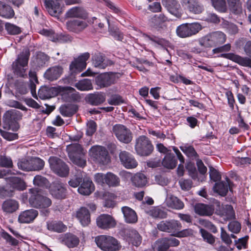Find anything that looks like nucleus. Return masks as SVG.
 Masks as SVG:
<instances>
[{"label": "nucleus", "mask_w": 251, "mask_h": 251, "mask_svg": "<svg viewBox=\"0 0 251 251\" xmlns=\"http://www.w3.org/2000/svg\"><path fill=\"white\" fill-rule=\"evenodd\" d=\"M50 193L52 196L58 200L64 199L67 196V189L64 185L60 182H54L50 186Z\"/></svg>", "instance_id": "dca6fc26"}, {"label": "nucleus", "mask_w": 251, "mask_h": 251, "mask_svg": "<svg viewBox=\"0 0 251 251\" xmlns=\"http://www.w3.org/2000/svg\"><path fill=\"white\" fill-rule=\"evenodd\" d=\"M157 228L162 231L175 233L182 227L181 223L175 220L161 221L157 225Z\"/></svg>", "instance_id": "4468645a"}, {"label": "nucleus", "mask_w": 251, "mask_h": 251, "mask_svg": "<svg viewBox=\"0 0 251 251\" xmlns=\"http://www.w3.org/2000/svg\"><path fill=\"white\" fill-rule=\"evenodd\" d=\"M66 25L69 31L76 33L81 32L88 26L85 21L79 19L68 21Z\"/></svg>", "instance_id": "aec40b11"}, {"label": "nucleus", "mask_w": 251, "mask_h": 251, "mask_svg": "<svg viewBox=\"0 0 251 251\" xmlns=\"http://www.w3.org/2000/svg\"><path fill=\"white\" fill-rule=\"evenodd\" d=\"M10 186L15 190L23 191L26 189V185L25 181L18 177H12L9 179Z\"/></svg>", "instance_id": "4c0bfd02"}, {"label": "nucleus", "mask_w": 251, "mask_h": 251, "mask_svg": "<svg viewBox=\"0 0 251 251\" xmlns=\"http://www.w3.org/2000/svg\"><path fill=\"white\" fill-rule=\"evenodd\" d=\"M209 176L210 179L213 181L216 182L221 178V176L219 173L214 168L210 167Z\"/></svg>", "instance_id": "774afa93"}, {"label": "nucleus", "mask_w": 251, "mask_h": 251, "mask_svg": "<svg viewBox=\"0 0 251 251\" xmlns=\"http://www.w3.org/2000/svg\"><path fill=\"white\" fill-rule=\"evenodd\" d=\"M16 111L13 110L6 111L3 115V127L5 129H9L12 128L11 126L13 123L12 119L13 116L15 115Z\"/></svg>", "instance_id": "49530a36"}, {"label": "nucleus", "mask_w": 251, "mask_h": 251, "mask_svg": "<svg viewBox=\"0 0 251 251\" xmlns=\"http://www.w3.org/2000/svg\"><path fill=\"white\" fill-rule=\"evenodd\" d=\"M134 149L138 155L147 156L152 153L154 147L148 137L145 135H141L135 140Z\"/></svg>", "instance_id": "6e6552de"}, {"label": "nucleus", "mask_w": 251, "mask_h": 251, "mask_svg": "<svg viewBox=\"0 0 251 251\" xmlns=\"http://www.w3.org/2000/svg\"><path fill=\"white\" fill-rule=\"evenodd\" d=\"M77 109L75 104H65L60 107V112L64 117H71L76 112Z\"/></svg>", "instance_id": "ea45409f"}, {"label": "nucleus", "mask_w": 251, "mask_h": 251, "mask_svg": "<svg viewBox=\"0 0 251 251\" xmlns=\"http://www.w3.org/2000/svg\"><path fill=\"white\" fill-rule=\"evenodd\" d=\"M14 15L15 13L12 7L0 1V16L5 19H11Z\"/></svg>", "instance_id": "473e14b6"}, {"label": "nucleus", "mask_w": 251, "mask_h": 251, "mask_svg": "<svg viewBox=\"0 0 251 251\" xmlns=\"http://www.w3.org/2000/svg\"><path fill=\"white\" fill-rule=\"evenodd\" d=\"M29 50L24 49L18 55L16 59L12 63V68L14 73L21 77L26 76V68L30 56Z\"/></svg>", "instance_id": "7ed1b4c3"}, {"label": "nucleus", "mask_w": 251, "mask_h": 251, "mask_svg": "<svg viewBox=\"0 0 251 251\" xmlns=\"http://www.w3.org/2000/svg\"><path fill=\"white\" fill-rule=\"evenodd\" d=\"M62 0H44L45 6L49 13L52 16L57 17L61 13L60 2ZM67 5L79 3L80 0H64Z\"/></svg>", "instance_id": "9b49d317"}, {"label": "nucleus", "mask_w": 251, "mask_h": 251, "mask_svg": "<svg viewBox=\"0 0 251 251\" xmlns=\"http://www.w3.org/2000/svg\"><path fill=\"white\" fill-rule=\"evenodd\" d=\"M95 240L98 247L103 251H117L121 248L119 241L111 236H98Z\"/></svg>", "instance_id": "0eeeda50"}, {"label": "nucleus", "mask_w": 251, "mask_h": 251, "mask_svg": "<svg viewBox=\"0 0 251 251\" xmlns=\"http://www.w3.org/2000/svg\"><path fill=\"white\" fill-rule=\"evenodd\" d=\"M179 184L182 190L188 191L192 187V182L190 179H184L182 178L179 180Z\"/></svg>", "instance_id": "e2e57ef3"}, {"label": "nucleus", "mask_w": 251, "mask_h": 251, "mask_svg": "<svg viewBox=\"0 0 251 251\" xmlns=\"http://www.w3.org/2000/svg\"><path fill=\"white\" fill-rule=\"evenodd\" d=\"M92 63L96 68L105 69L107 66L112 65V62L102 53H98L93 56Z\"/></svg>", "instance_id": "4be33fe9"}, {"label": "nucleus", "mask_w": 251, "mask_h": 251, "mask_svg": "<svg viewBox=\"0 0 251 251\" xmlns=\"http://www.w3.org/2000/svg\"><path fill=\"white\" fill-rule=\"evenodd\" d=\"M113 131L117 139L121 142L128 144L132 139L131 132L123 125H115L113 127Z\"/></svg>", "instance_id": "ddd939ff"}, {"label": "nucleus", "mask_w": 251, "mask_h": 251, "mask_svg": "<svg viewBox=\"0 0 251 251\" xmlns=\"http://www.w3.org/2000/svg\"><path fill=\"white\" fill-rule=\"evenodd\" d=\"M131 181L134 185L139 187L145 186L147 183V177L142 173H137L134 175L131 178Z\"/></svg>", "instance_id": "37998d69"}, {"label": "nucleus", "mask_w": 251, "mask_h": 251, "mask_svg": "<svg viewBox=\"0 0 251 251\" xmlns=\"http://www.w3.org/2000/svg\"><path fill=\"white\" fill-rule=\"evenodd\" d=\"M29 193L30 196L28 201L30 205L34 208L41 209L42 215L48 216L50 213L48 208L52 204L51 200L49 198L41 195L39 191L35 189H30Z\"/></svg>", "instance_id": "f257e3e1"}, {"label": "nucleus", "mask_w": 251, "mask_h": 251, "mask_svg": "<svg viewBox=\"0 0 251 251\" xmlns=\"http://www.w3.org/2000/svg\"><path fill=\"white\" fill-rule=\"evenodd\" d=\"M97 226L102 229H108L114 227L116 225L115 220L110 215L101 214L97 218Z\"/></svg>", "instance_id": "412c9836"}, {"label": "nucleus", "mask_w": 251, "mask_h": 251, "mask_svg": "<svg viewBox=\"0 0 251 251\" xmlns=\"http://www.w3.org/2000/svg\"><path fill=\"white\" fill-rule=\"evenodd\" d=\"M94 190V186L92 181L89 179H84L78 188V192L83 195H89Z\"/></svg>", "instance_id": "c756f323"}, {"label": "nucleus", "mask_w": 251, "mask_h": 251, "mask_svg": "<svg viewBox=\"0 0 251 251\" xmlns=\"http://www.w3.org/2000/svg\"><path fill=\"white\" fill-rule=\"evenodd\" d=\"M38 215V212L36 210H26L20 213L18 221L21 223H29L33 222Z\"/></svg>", "instance_id": "5701e85b"}, {"label": "nucleus", "mask_w": 251, "mask_h": 251, "mask_svg": "<svg viewBox=\"0 0 251 251\" xmlns=\"http://www.w3.org/2000/svg\"><path fill=\"white\" fill-rule=\"evenodd\" d=\"M163 5L168 12L175 17L180 18L182 14V10L176 0H162Z\"/></svg>", "instance_id": "f3484780"}, {"label": "nucleus", "mask_w": 251, "mask_h": 251, "mask_svg": "<svg viewBox=\"0 0 251 251\" xmlns=\"http://www.w3.org/2000/svg\"><path fill=\"white\" fill-rule=\"evenodd\" d=\"M165 203L168 207L175 209H181L184 207L183 202L172 195H168L167 197Z\"/></svg>", "instance_id": "2f4dec72"}, {"label": "nucleus", "mask_w": 251, "mask_h": 251, "mask_svg": "<svg viewBox=\"0 0 251 251\" xmlns=\"http://www.w3.org/2000/svg\"><path fill=\"white\" fill-rule=\"evenodd\" d=\"M83 14V10L82 8L74 7L67 12L66 16L68 18H81Z\"/></svg>", "instance_id": "09e8293b"}, {"label": "nucleus", "mask_w": 251, "mask_h": 251, "mask_svg": "<svg viewBox=\"0 0 251 251\" xmlns=\"http://www.w3.org/2000/svg\"><path fill=\"white\" fill-rule=\"evenodd\" d=\"M169 248L168 238L158 239L153 245V250L157 251H166Z\"/></svg>", "instance_id": "de8ad7c7"}, {"label": "nucleus", "mask_w": 251, "mask_h": 251, "mask_svg": "<svg viewBox=\"0 0 251 251\" xmlns=\"http://www.w3.org/2000/svg\"><path fill=\"white\" fill-rule=\"evenodd\" d=\"M67 151L70 159L73 163L81 167L86 165L84 153L80 144L73 143L67 146Z\"/></svg>", "instance_id": "423d86ee"}, {"label": "nucleus", "mask_w": 251, "mask_h": 251, "mask_svg": "<svg viewBox=\"0 0 251 251\" xmlns=\"http://www.w3.org/2000/svg\"><path fill=\"white\" fill-rule=\"evenodd\" d=\"M72 40V37L69 35L58 34L55 33L54 37L51 38L53 42H58L60 43H66L71 42Z\"/></svg>", "instance_id": "13d9d810"}, {"label": "nucleus", "mask_w": 251, "mask_h": 251, "mask_svg": "<svg viewBox=\"0 0 251 251\" xmlns=\"http://www.w3.org/2000/svg\"><path fill=\"white\" fill-rule=\"evenodd\" d=\"M180 149L188 157H194L198 155L195 150L192 146L186 144L180 146Z\"/></svg>", "instance_id": "5fc2aeb1"}, {"label": "nucleus", "mask_w": 251, "mask_h": 251, "mask_svg": "<svg viewBox=\"0 0 251 251\" xmlns=\"http://www.w3.org/2000/svg\"><path fill=\"white\" fill-rule=\"evenodd\" d=\"M107 101L110 105H117L123 103V100L120 96L114 95L108 99Z\"/></svg>", "instance_id": "680f3d73"}, {"label": "nucleus", "mask_w": 251, "mask_h": 251, "mask_svg": "<svg viewBox=\"0 0 251 251\" xmlns=\"http://www.w3.org/2000/svg\"><path fill=\"white\" fill-rule=\"evenodd\" d=\"M76 217L83 226H87L90 222V215L88 210L81 207L76 213Z\"/></svg>", "instance_id": "72a5a7b5"}, {"label": "nucleus", "mask_w": 251, "mask_h": 251, "mask_svg": "<svg viewBox=\"0 0 251 251\" xmlns=\"http://www.w3.org/2000/svg\"><path fill=\"white\" fill-rule=\"evenodd\" d=\"M17 166L19 169L25 172L30 171V157L19 159Z\"/></svg>", "instance_id": "3c124183"}, {"label": "nucleus", "mask_w": 251, "mask_h": 251, "mask_svg": "<svg viewBox=\"0 0 251 251\" xmlns=\"http://www.w3.org/2000/svg\"><path fill=\"white\" fill-rule=\"evenodd\" d=\"M75 86L80 91H89L93 89L91 80L89 79H84L78 81Z\"/></svg>", "instance_id": "a18cd8bd"}, {"label": "nucleus", "mask_w": 251, "mask_h": 251, "mask_svg": "<svg viewBox=\"0 0 251 251\" xmlns=\"http://www.w3.org/2000/svg\"><path fill=\"white\" fill-rule=\"evenodd\" d=\"M195 212L201 216H211L214 212L212 206L203 203H197L194 207Z\"/></svg>", "instance_id": "c85d7f7f"}, {"label": "nucleus", "mask_w": 251, "mask_h": 251, "mask_svg": "<svg viewBox=\"0 0 251 251\" xmlns=\"http://www.w3.org/2000/svg\"><path fill=\"white\" fill-rule=\"evenodd\" d=\"M49 162L51 170L60 177H66L69 174V167L61 159L56 156H50Z\"/></svg>", "instance_id": "1a4fd4ad"}, {"label": "nucleus", "mask_w": 251, "mask_h": 251, "mask_svg": "<svg viewBox=\"0 0 251 251\" xmlns=\"http://www.w3.org/2000/svg\"><path fill=\"white\" fill-rule=\"evenodd\" d=\"M229 189H230V180L227 177H226V182L221 181L216 183L213 187L214 192L222 196H226Z\"/></svg>", "instance_id": "cd10ccee"}, {"label": "nucleus", "mask_w": 251, "mask_h": 251, "mask_svg": "<svg viewBox=\"0 0 251 251\" xmlns=\"http://www.w3.org/2000/svg\"><path fill=\"white\" fill-rule=\"evenodd\" d=\"M63 73V68L59 66H55L49 68L44 74V77L50 81L57 79Z\"/></svg>", "instance_id": "393cba45"}, {"label": "nucleus", "mask_w": 251, "mask_h": 251, "mask_svg": "<svg viewBox=\"0 0 251 251\" xmlns=\"http://www.w3.org/2000/svg\"><path fill=\"white\" fill-rule=\"evenodd\" d=\"M45 166L43 160L37 157H30V171H39L42 170Z\"/></svg>", "instance_id": "a19ab883"}, {"label": "nucleus", "mask_w": 251, "mask_h": 251, "mask_svg": "<svg viewBox=\"0 0 251 251\" xmlns=\"http://www.w3.org/2000/svg\"><path fill=\"white\" fill-rule=\"evenodd\" d=\"M105 100V95L102 93L90 94L87 97L88 102L93 105H98L103 103Z\"/></svg>", "instance_id": "e433bc0d"}, {"label": "nucleus", "mask_w": 251, "mask_h": 251, "mask_svg": "<svg viewBox=\"0 0 251 251\" xmlns=\"http://www.w3.org/2000/svg\"><path fill=\"white\" fill-rule=\"evenodd\" d=\"M221 57L231 60L241 66L251 68V58L248 57H242L233 53H223Z\"/></svg>", "instance_id": "6ab92c4d"}, {"label": "nucleus", "mask_w": 251, "mask_h": 251, "mask_svg": "<svg viewBox=\"0 0 251 251\" xmlns=\"http://www.w3.org/2000/svg\"><path fill=\"white\" fill-rule=\"evenodd\" d=\"M94 180L98 184H106L109 187H117L120 184L119 177L111 172H107L105 174L97 173L94 176Z\"/></svg>", "instance_id": "f8f14e48"}, {"label": "nucleus", "mask_w": 251, "mask_h": 251, "mask_svg": "<svg viewBox=\"0 0 251 251\" xmlns=\"http://www.w3.org/2000/svg\"><path fill=\"white\" fill-rule=\"evenodd\" d=\"M13 166V162L10 157L6 156H0V166L10 168Z\"/></svg>", "instance_id": "052dcab7"}, {"label": "nucleus", "mask_w": 251, "mask_h": 251, "mask_svg": "<svg viewBox=\"0 0 251 251\" xmlns=\"http://www.w3.org/2000/svg\"><path fill=\"white\" fill-rule=\"evenodd\" d=\"M49 57L42 52H37L35 57L33 58L32 63L36 67H40L44 66L49 61Z\"/></svg>", "instance_id": "58836bf2"}, {"label": "nucleus", "mask_w": 251, "mask_h": 251, "mask_svg": "<svg viewBox=\"0 0 251 251\" xmlns=\"http://www.w3.org/2000/svg\"><path fill=\"white\" fill-rule=\"evenodd\" d=\"M228 9L232 14L237 16L243 14V9L240 0H227Z\"/></svg>", "instance_id": "bb28decb"}, {"label": "nucleus", "mask_w": 251, "mask_h": 251, "mask_svg": "<svg viewBox=\"0 0 251 251\" xmlns=\"http://www.w3.org/2000/svg\"><path fill=\"white\" fill-rule=\"evenodd\" d=\"M18 202L13 199H9L5 201L2 204V209L4 212L12 213L16 211L19 208Z\"/></svg>", "instance_id": "7c9ffc66"}, {"label": "nucleus", "mask_w": 251, "mask_h": 251, "mask_svg": "<svg viewBox=\"0 0 251 251\" xmlns=\"http://www.w3.org/2000/svg\"><path fill=\"white\" fill-rule=\"evenodd\" d=\"M5 29L10 35H18L22 32L21 27L10 23H5Z\"/></svg>", "instance_id": "603ef678"}, {"label": "nucleus", "mask_w": 251, "mask_h": 251, "mask_svg": "<svg viewBox=\"0 0 251 251\" xmlns=\"http://www.w3.org/2000/svg\"><path fill=\"white\" fill-rule=\"evenodd\" d=\"M123 236L129 244L136 247L139 246L142 242V237L138 231L132 228H125L123 230Z\"/></svg>", "instance_id": "2eb2a0df"}, {"label": "nucleus", "mask_w": 251, "mask_h": 251, "mask_svg": "<svg viewBox=\"0 0 251 251\" xmlns=\"http://www.w3.org/2000/svg\"><path fill=\"white\" fill-rule=\"evenodd\" d=\"M47 228L54 232H62L66 230L67 227L61 222L53 221L47 223Z\"/></svg>", "instance_id": "c03bdc74"}, {"label": "nucleus", "mask_w": 251, "mask_h": 251, "mask_svg": "<svg viewBox=\"0 0 251 251\" xmlns=\"http://www.w3.org/2000/svg\"><path fill=\"white\" fill-rule=\"evenodd\" d=\"M0 134L4 139L8 141L14 140L18 137L16 133L8 132L2 129H0Z\"/></svg>", "instance_id": "338daca9"}, {"label": "nucleus", "mask_w": 251, "mask_h": 251, "mask_svg": "<svg viewBox=\"0 0 251 251\" xmlns=\"http://www.w3.org/2000/svg\"><path fill=\"white\" fill-rule=\"evenodd\" d=\"M162 165L168 169H173L177 164V160L175 156L171 153L166 154L162 162Z\"/></svg>", "instance_id": "79ce46f5"}, {"label": "nucleus", "mask_w": 251, "mask_h": 251, "mask_svg": "<svg viewBox=\"0 0 251 251\" xmlns=\"http://www.w3.org/2000/svg\"><path fill=\"white\" fill-rule=\"evenodd\" d=\"M212 5L218 11L225 12L227 10L226 0H211Z\"/></svg>", "instance_id": "864d4df0"}, {"label": "nucleus", "mask_w": 251, "mask_h": 251, "mask_svg": "<svg viewBox=\"0 0 251 251\" xmlns=\"http://www.w3.org/2000/svg\"><path fill=\"white\" fill-rule=\"evenodd\" d=\"M226 35L221 31L210 33L199 40V44L205 48L222 45L226 41Z\"/></svg>", "instance_id": "20e7f679"}, {"label": "nucleus", "mask_w": 251, "mask_h": 251, "mask_svg": "<svg viewBox=\"0 0 251 251\" xmlns=\"http://www.w3.org/2000/svg\"><path fill=\"white\" fill-rule=\"evenodd\" d=\"M122 211L126 223H135L137 221V215L131 208L127 206H124L122 207Z\"/></svg>", "instance_id": "f704fd0d"}, {"label": "nucleus", "mask_w": 251, "mask_h": 251, "mask_svg": "<svg viewBox=\"0 0 251 251\" xmlns=\"http://www.w3.org/2000/svg\"><path fill=\"white\" fill-rule=\"evenodd\" d=\"M200 232L204 241L210 245H213L214 244L215 237L213 235L202 228L200 229Z\"/></svg>", "instance_id": "6e6d98bb"}, {"label": "nucleus", "mask_w": 251, "mask_h": 251, "mask_svg": "<svg viewBox=\"0 0 251 251\" xmlns=\"http://www.w3.org/2000/svg\"><path fill=\"white\" fill-rule=\"evenodd\" d=\"M60 242L68 248H74L77 246L79 242L78 238L72 234L66 233L60 238Z\"/></svg>", "instance_id": "a878e982"}, {"label": "nucleus", "mask_w": 251, "mask_h": 251, "mask_svg": "<svg viewBox=\"0 0 251 251\" xmlns=\"http://www.w3.org/2000/svg\"><path fill=\"white\" fill-rule=\"evenodd\" d=\"M88 153L91 159L97 164L105 165L110 162V157L104 147L93 146L89 149Z\"/></svg>", "instance_id": "39448f33"}, {"label": "nucleus", "mask_w": 251, "mask_h": 251, "mask_svg": "<svg viewBox=\"0 0 251 251\" xmlns=\"http://www.w3.org/2000/svg\"><path fill=\"white\" fill-rule=\"evenodd\" d=\"M49 181L48 179L45 177L36 175L33 179V184L35 185L43 187L48 185Z\"/></svg>", "instance_id": "bf43d9fd"}, {"label": "nucleus", "mask_w": 251, "mask_h": 251, "mask_svg": "<svg viewBox=\"0 0 251 251\" xmlns=\"http://www.w3.org/2000/svg\"><path fill=\"white\" fill-rule=\"evenodd\" d=\"M119 158L121 163L127 169L135 168L138 165V163L133 156L127 151H121L119 154Z\"/></svg>", "instance_id": "a211bd4d"}, {"label": "nucleus", "mask_w": 251, "mask_h": 251, "mask_svg": "<svg viewBox=\"0 0 251 251\" xmlns=\"http://www.w3.org/2000/svg\"><path fill=\"white\" fill-rule=\"evenodd\" d=\"M228 229L234 233H238L241 230V225L237 221H233L229 223Z\"/></svg>", "instance_id": "0e129e2a"}, {"label": "nucleus", "mask_w": 251, "mask_h": 251, "mask_svg": "<svg viewBox=\"0 0 251 251\" xmlns=\"http://www.w3.org/2000/svg\"><path fill=\"white\" fill-rule=\"evenodd\" d=\"M201 29V25L198 23H186L178 26L176 33L181 38H186L196 34Z\"/></svg>", "instance_id": "9d476101"}, {"label": "nucleus", "mask_w": 251, "mask_h": 251, "mask_svg": "<svg viewBox=\"0 0 251 251\" xmlns=\"http://www.w3.org/2000/svg\"><path fill=\"white\" fill-rule=\"evenodd\" d=\"M167 20V18L164 14H160L159 15H155L152 17L150 20V22L152 26L159 27L162 23Z\"/></svg>", "instance_id": "8fccbe9b"}, {"label": "nucleus", "mask_w": 251, "mask_h": 251, "mask_svg": "<svg viewBox=\"0 0 251 251\" xmlns=\"http://www.w3.org/2000/svg\"><path fill=\"white\" fill-rule=\"evenodd\" d=\"M89 57L90 54L88 52H85L73 61L70 65V74L69 76L63 78L62 81L65 84H72L76 81L75 75L86 68V61Z\"/></svg>", "instance_id": "f03ea898"}, {"label": "nucleus", "mask_w": 251, "mask_h": 251, "mask_svg": "<svg viewBox=\"0 0 251 251\" xmlns=\"http://www.w3.org/2000/svg\"><path fill=\"white\" fill-rule=\"evenodd\" d=\"M145 211L148 215L154 218L164 219L167 216V213L158 207H151Z\"/></svg>", "instance_id": "c9c22d12"}, {"label": "nucleus", "mask_w": 251, "mask_h": 251, "mask_svg": "<svg viewBox=\"0 0 251 251\" xmlns=\"http://www.w3.org/2000/svg\"><path fill=\"white\" fill-rule=\"evenodd\" d=\"M96 81L100 88L106 87L114 83V75L107 73L102 74L97 76Z\"/></svg>", "instance_id": "b1692460"}, {"label": "nucleus", "mask_w": 251, "mask_h": 251, "mask_svg": "<svg viewBox=\"0 0 251 251\" xmlns=\"http://www.w3.org/2000/svg\"><path fill=\"white\" fill-rule=\"evenodd\" d=\"M200 224L203 226L204 227L207 228L209 229L213 233H216L217 232V229L216 227L211 222L205 220H202L200 221Z\"/></svg>", "instance_id": "69168bd1"}, {"label": "nucleus", "mask_w": 251, "mask_h": 251, "mask_svg": "<svg viewBox=\"0 0 251 251\" xmlns=\"http://www.w3.org/2000/svg\"><path fill=\"white\" fill-rule=\"evenodd\" d=\"M222 215L225 216L226 220L232 219L234 218V213L233 207L230 205H226L223 207Z\"/></svg>", "instance_id": "4d7b16f0"}]
</instances>
